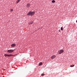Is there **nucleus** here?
Masks as SVG:
<instances>
[{
	"instance_id": "1",
	"label": "nucleus",
	"mask_w": 77,
	"mask_h": 77,
	"mask_svg": "<svg viewBox=\"0 0 77 77\" xmlns=\"http://www.w3.org/2000/svg\"><path fill=\"white\" fill-rule=\"evenodd\" d=\"M35 14V11H29L27 14V15L28 16H30V15L31 16H33V15H34Z\"/></svg>"
},
{
	"instance_id": "2",
	"label": "nucleus",
	"mask_w": 77,
	"mask_h": 77,
	"mask_svg": "<svg viewBox=\"0 0 77 77\" xmlns=\"http://www.w3.org/2000/svg\"><path fill=\"white\" fill-rule=\"evenodd\" d=\"M64 52V51L63 49H61L58 51V54H61L62 53Z\"/></svg>"
},
{
	"instance_id": "3",
	"label": "nucleus",
	"mask_w": 77,
	"mask_h": 77,
	"mask_svg": "<svg viewBox=\"0 0 77 77\" xmlns=\"http://www.w3.org/2000/svg\"><path fill=\"white\" fill-rule=\"evenodd\" d=\"M14 50L13 49L8 50H7V52L8 53H13Z\"/></svg>"
},
{
	"instance_id": "4",
	"label": "nucleus",
	"mask_w": 77,
	"mask_h": 77,
	"mask_svg": "<svg viewBox=\"0 0 77 77\" xmlns=\"http://www.w3.org/2000/svg\"><path fill=\"white\" fill-rule=\"evenodd\" d=\"M30 6H31V5L29 3H28L26 5V7L27 8H29V7Z\"/></svg>"
},
{
	"instance_id": "5",
	"label": "nucleus",
	"mask_w": 77,
	"mask_h": 77,
	"mask_svg": "<svg viewBox=\"0 0 77 77\" xmlns=\"http://www.w3.org/2000/svg\"><path fill=\"white\" fill-rule=\"evenodd\" d=\"M56 55H53V56H52L51 57V59H54V58H55V57H56Z\"/></svg>"
},
{
	"instance_id": "6",
	"label": "nucleus",
	"mask_w": 77,
	"mask_h": 77,
	"mask_svg": "<svg viewBox=\"0 0 77 77\" xmlns=\"http://www.w3.org/2000/svg\"><path fill=\"white\" fill-rule=\"evenodd\" d=\"M11 46L13 47H14L15 46H16V45L15 44H13L11 45Z\"/></svg>"
},
{
	"instance_id": "7",
	"label": "nucleus",
	"mask_w": 77,
	"mask_h": 77,
	"mask_svg": "<svg viewBox=\"0 0 77 77\" xmlns=\"http://www.w3.org/2000/svg\"><path fill=\"white\" fill-rule=\"evenodd\" d=\"M5 57H9V54H5Z\"/></svg>"
},
{
	"instance_id": "8",
	"label": "nucleus",
	"mask_w": 77,
	"mask_h": 77,
	"mask_svg": "<svg viewBox=\"0 0 77 77\" xmlns=\"http://www.w3.org/2000/svg\"><path fill=\"white\" fill-rule=\"evenodd\" d=\"M42 65V62H40L39 63V66H41Z\"/></svg>"
},
{
	"instance_id": "9",
	"label": "nucleus",
	"mask_w": 77,
	"mask_h": 77,
	"mask_svg": "<svg viewBox=\"0 0 77 77\" xmlns=\"http://www.w3.org/2000/svg\"><path fill=\"white\" fill-rule=\"evenodd\" d=\"M33 23V22L32 21H31L30 22V23H29V24H32Z\"/></svg>"
},
{
	"instance_id": "10",
	"label": "nucleus",
	"mask_w": 77,
	"mask_h": 77,
	"mask_svg": "<svg viewBox=\"0 0 77 77\" xmlns=\"http://www.w3.org/2000/svg\"><path fill=\"white\" fill-rule=\"evenodd\" d=\"M55 1L54 0H53L52 1V3H55Z\"/></svg>"
},
{
	"instance_id": "11",
	"label": "nucleus",
	"mask_w": 77,
	"mask_h": 77,
	"mask_svg": "<svg viewBox=\"0 0 77 77\" xmlns=\"http://www.w3.org/2000/svg\"><path fill=\"white\" fill-rule=\"evenodd\" d=\"M73 66H74V65H72L70 66V67H73Z\"/></svg>"
},
{
	"instance_id": "12",
	"label": "nucleus",
	"mask_w": 77,
	"mask_h": 77,
	"mask_svg": "<svg viewBox=\"0 0 77 77\" xmlns=\"http://www.w3.org/2000/svg\"><path fill=\"white\" fill-rule=\"evenodd\" d=\"M20 2V1L18 0H17V1H16V3L17 4V3H18L19 2Z\"/></svg>"
},
{
	"instance_id": "13",
	"label": "nucleus",
	"mask_w": 77,
	"mask_h": 77,
	"mask_svg": "<svg viewBox=\"0 0 77 77\" xmlns=\"http://www.w3.org/2000/svg\"><path fill=\"white\" fill-rule=\"evenodd\" d=\"M61 30H63V27H62L61 28Z\"/></svg>"
},
{
	"instance_id": "14",
	"label": "nucleus",
	"mask_w": 77,
	"mask_h": 77,
	"mask_svg": "<svg viewBox=\"0 0 77 77\" xmlns=\"http://www.w3.org/2000/svg\"><path fill=\"white\" fill-rule=\"evenodd\" d=\"M13 56V55L10 54L9 55V57H10L11 56Z\"/></svg>"
},
{
	"instance_id": "15",
	"label": "nucleus",
	"mask_w": 77,
	"mask_h": 77,
	"mask_svg": "<svg viewBox=\"0 0 77 77\" xmlns=\"http://www.w3.org/2000/svg\"><path fill=\"white\" fill-rule=\"evenodd\" d=\"M11 12H12V11H13V9H11Z\"/></svg>"
},
{
	"instance_id": "16",
	"label": "nucleus",
	"mask_w": 77,
	"mask_h": 77,
	"mask_svg": "<svg viewBox=\"0 0 77 77\" xmlns=\"http://www.w3.org/2000/svg\"><path fill=\"white\" fill-rule=\"evenodd\" d=\"M43 75H44V74H42V76H43Z\"/></svg>"
},
{
	"instance_id": "17",
	"label": "nucleus",
	"mask_w": 77,
	"mask_h": 77,
	"mask_svg": "<svg viewBox=\"0 0 77 77\" xmlns=\"http://www.w3.org/2000/svg\"><path fill=\"white\" fill-rule=\"evenodd\" d=\"M16 55H17V54H15L14 55H13V56H16Z\"/></svg>"
},
{
	"instance_id": "18",
	"label": "nucleus",
	"mask_w": 77,
	"mask_h": 77,
	"mask_svg": "<svg viewBox=\"0 0 77 77\" xmlns=\"http://www.w3.org/2000/svg\"><path fill=\"white\" fill-rule=\"evenodd\" d=\"M59 32H60V30H59Z\"/></svg>"
},
{
	"instance_id": "19",
	"label": "nucleus",
	"mask_w": 77,
	"mask_h": 77,
	"mask_svg": "<svg viewBox=\"0 0 77 77\" xmlns=\"http://www.w3.org/2000/svg\"><path fill=\"white\" fill-rule=\"evenodd\" d=\"M19 0V1H20V0Z\"/></svg>"
}]
</instances>
